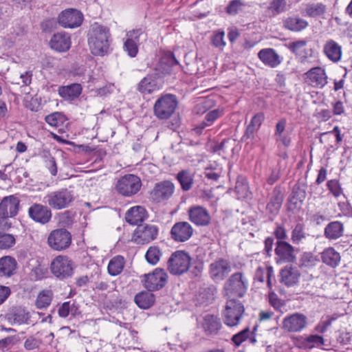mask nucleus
I'll list each match as a JSON object with an SVG mask.
<instances>
[{
  "instance_id": "cd10ccee",
  "label": "nucleus",
  "mask_w": 352,
  "mask_h": 352,
  "mask_svg": "<svg viewBox=\"0 0 352 352\" xmlns=\"http://www.w3.org/2000/svg\"><path fill=\"white\" fill-rule=\"evenodd\" d=\"M221 327L222 324L221 320L217 316L212 314H207L204 317L202 327L206 336H217L221 329Z\"/></svg>"
},
{
  "instance_id": "79ce46f5",
  "label": "nucleus",
  "mask_w": 352,
  "mask_h": 352,
  "mask_svg": "<svg viewBox=\"0 0 352 352\" xmlns=\"http://www.w3.org/2000/svg\"><path fill=\"white\" fill-rule=\"evenodd\" d=\"M124 266V259L122 256H116L112 258L108 265L107 270L111 276H117L120 274Z\"/></svg>"
},
{
  "instance_id": "603ef678",
  "label": "nucleus",
  "mask_w": 352,
  "mask_h": 352,
  "mask_svg": "<svg viewBox=\"0 0 352 352\" xmlns=\"http://www.w3.org/2000/svg\"><path fill=\"white\" fill-rule=\"evenodd\" d=\"M324 344L323 337L318 335H311L308 336L304 341V345L306 348L311 349L315 346Z\"/></svg>"
},
{
  "instance_id": "20e7f679",
  "label": "nucleus",
  "mask_w": 352,
  "mask_h": 352,
  "mask_svg": "<svg viewBox=\"0 0 352 352\" xmlns=\"http://www.w3.org/2000/svg\"><path fill=\"white\" fill-rule=\"evenodd\" d=\"M191 261L188 252L177 250L171 254L167 261V270L172 275L181 276L188 271Z\"/></svg>"
},
{
  "instance_id": "aec40b11",
  "label": "nucleus",
  "mask_w": 352,
  "mask_h": 352,
  "mask_svg": "<svg viewBox=\"0 0 352 352\" xmlns=\"http://www.w3.org/2000/svg\"><path fill=\"white\" fill-rule=\"evenodd\" d=\"M192 234L193 228L186 221L175 223L170 232L171 239L176 242H185L192 236Z\"/></svg>"
},
{
  "instance_id": "a878e982",
  "label": "nucleus",
  "mask_w": 352,
  "mask_h": 352,
  "mask_svg": "<svg viewBox=\"0 0 352 352\" xmlns=\"http://www.w3.org/2000/svg\"><path fill=\"white\" fill-rule=\"evenodd\" d=\"M280 282L287 287H291L298 283L300 273L296 267L287 265L280 272Z\"/></svg>"
},
{
  "instance_id": "f8f14e48",
  "label": "nucleus",
  "mask_w": 352,
  "mask_h": 352,
  "mask_svg": "<svg viewBox=\"0 0 352 352\" xmlns=\"http://www.w3.org/2000/svg\"><path fill=\"white\" fill-rule=\"evenodd\" d=\"M168 274L162 268H156L151 273L144 275V286L148 291H157L167 283Z\"/></svg>"
},
{
  "instance_id": "4d7b16f0",
  "label": "nucleus",
  "mask_w": 352,
  "mask_h": 352,
  "mask_svg": "<svg viewBox=\"0 0 352 352\" xmlns=\"http://www.w3.org/2000/svg\"><path fill=\"white\" fill-rule=\"evenodd\" d=\"M223 114V110L220 109H215L209 112H208L205 116V120L207 121L208 124H210L212 125L213 122L221 117Z\"/></svg>"
},
{
  "instance_id": "0eeeda50",
  "label": "nucleus",
  "mask_w": 352,
  "mask_h": 352,
  "mask_svg": "<svg viewBox=\"0 0 352 352\" xmlns=\"http://www.w3.org/2000/svg\"><path fill=\"white\" fill-rule=\"evenodd\" d=\"M72 243V234L65 228L52 230L47 237L50 248L56 251H62L68 248Z\"/></svg>"
},
{
  "instance_id": "338daca9",
  "label": "nucleus",
  "mask_w": 352,
  "mask_h": 352,
  "mask_svg": "<svg viewBox=\"0 0 352 352\" xmlns=\"http://www.w3.org/2000/svg\"><path fill=\"white\" fill-rule=\"evenodd\" d=\"M265 120V115L262 112L257 113L255 114L252 118L251 119V121L250 122V124H251L253 126H255L256 128L258 129L260 128L261 125L262 124L263 122Z\"/></svg>"
},
{
  "instance_id": "58836bf2",
  "label": "nucleus",
  "mask_w": 352,
  "mask_h": 352,
  "mask_svg": "<svg viewBox=\"0 0 352 352\" xmlns=\"http://www.w3.org/2000/svg\"><path fill=\"white\" fill-rule=\"evenodd\" d=\"M45 122L50 126L58 128V131H63V127L67 124V118L61 112H54L45 118Z\"/></svg>"
},
{
  "instance_id": "6e6d98bb",
  "label": "nucleus",
  "mask_w": 352,
  "mask_h": 352,
  "mask_svg": "<svg viewBox=\"0 0 352 352\" xmlns=\"http://www.w3.org/2000/svg\"><path fill=\"white\" fill-rule=\"evenodd\" d=\"M42 344V340L34 336L28 337L24 342V348L28 351L38 349Z\"/></svg>"
},
{
  "instance_id": "f257e3e1",
  "label": "nucleus",
  "mask_w": 352,
  "mask_h": 352,
  "mask_svg": "<svg viewBox=\"0 0 352 352\" xmlns=\"http://www.w3.org/2000/svg\"><path fill=\"white\" fill-rule=\"evenodd\" d=\"M110 32L109 28L95 23L91 26L88 43L91 53L95 56H103L109 49Z\"/></svg>"
},
{
  "instance_id": "09e8293b",
  "label": "nucleus",
  "mask_w": 352,
  "mask_h": 352,
  "mask_svg": "<svg viewBox=\"0 0 352 352\" xmlns=\"http://www.w3.org/2000/svg\"><path fill=\"white\" fill-rule=\"evenodd\" d=\"M318 260L311 252H303L299 259V267L310 268L315 266Z\"/></svg>"
},
{
  "instance_id": "f704fd0d",
  "label": "nucleus",
  "mask_w": 352,
  "mask_h": 352,
  "mask_svg": "<svg viewBox=\"0 0 352 352\" xmlns=\"http://www.w3.org/2000/svg\"><path fill=\"white\" fill-rule=\"evenodd\" d=\"M344 225L338 221L329 223L324 228V235L329 240H336L343 235Z\"/></svg>"
},
{
  "instance_id": "774afa93",
  "label": "nucleus",
  "mask_w": 352,
  "mask_h": 352,
  "mask_svg": "<svg viewBox=\"0 0 352 352\" xmlns=\"http://www.w3.org/2000/svg\"><path fill=\"white\" fill-rule=\"evenodd\" d=\"M258 130V129L249 124L246 127L245 131L243 137L241 138V141L243 142L246 141L247 140H253L254 138V134Z\"/></svg>"
},
{
  "instance_id": "37998d69",
  "label": "nucleus",
  "mask_w": 352,
  "mask_h": 352,
  "mask_svg": "<svg viewBox=\"0 0 352 352\" xmlns=\"http://www.w3.org/2000/svg\"><path fill=\"white\" fill-rule=\"evenodd\" d=\"M326 10V6L322 3H309L305 8V12L306 16L316 18L323 16Z\"/></svg>"
},
{
  "instance_id": "412c9836",
  "label": "nucleus",
  "mask_w": 352,
  "mask_h": 352,
  "mask_svg": "<svg viewBox=\"0 0 352 352\" xmlns=\"http://www.w3.org/2000/svg\"><path fill=\"white\" fill-rule=\"evenodd\" d=\"M284 193L281 186H275L269 196V201L266 206L267 212L273 216H276L282 207Z\"/></svg>"
},
{
  "instance_id": "5fc2aeb1",
  "label": "nucleus",
  "mask_w": 352,
  "mask_h": 352,
  "mask_svg": "<svg viewBox=\"0 0 352 352\" xmlns=\"http://www.w3.org/2000/svg\"><path fill=\"white\" fill-rule=\"evenodd\" d=\"M327 186L328 190L332 193V195L338 197L342 193V190L337 179H331L327 182Z\"/></svg>"
},
{
  "instance_id": "b1692460",
  "label": "nucleus",
  "mask_w": 352,
  "mask_h": 352,
  "mask_svg": "<svg viewBox=\"0 0 352 352\" xmlns=\"http://www.w3.org/2000/svg\"><path fill=\"white\" fill-rule=\"evenodd\" d=\"M177 65H179V62L174 54L172 52H167L161 58L155 69V75L158 78L163 77L170 72L171 67Z\"/></svg>"
},
{
  "instance_id": "9d476101",
  "label": "nucleus",
  "mask_w": 352,
  "mask_h": 352,
  "mask_svg": "<svg viewBox=\"0 0 352 352\" xmlns=\"http://www.w3.org/2000/svg\"><path fill=\"white\" fill-rule=\"evenodd\" d=\"M298 251L287 241H278L275 243V261L277 264L294 263L296 262V252Z\"/></svg>"
},
{
  "instance_id": "3c124183",
  "label": "nucleus",
  "mask_w": 352,
  "mask_h": 352,
  "mask_svg": "<svg viewBox=\"0 0 352 352\" xmlns=\"http://www.w3.org/2000/svg\"><path fill=\"white\" fill-rule=\"evenodd\" d=\"M16 243L14 235L8 233L0 234V249L6 250L12 248Z\"/></svg>"
},
{
  "instance_id": "2eb2a0df",
  "label": "nucleus",
  "mask_w": 352,
  "mask_h": 352,
  "mask_svg": "<svg viewBox=\"0 0 352 352\" xmlns=\"http://www.w3.org/2000/svg\"><path fill=\"white\" fill-rule=\"evenodd\" d=\"M308 324L307 317L301 313H294L284 318L282 328L289 333H297L303 330Z\"/></svg>"
},
{
  "instance_id": "bf43d9fd",
  "label": "nucleus",
  "mask_w": 352,
  "mask_h": 352,
  "mask_svg": "<svg viewBox=\"0 0 352 352\" xmlns=\"http://www.w3.org/2000/svg\"><path fill=\"white\" fill-rule=\"evenodd\" d=\"M74 307V304H72V305L70 306L69 302H63L58 308V316L61 318H66L69 316V313H72V315H74V313H73V307Z\"/></svg>"
},
{
  "instance_id": "864d4df0",
  "label": "nucleus",
  "mask_w": 352,
  "mask_h": 352,
  "mask_svg": "<svg viewBox=\"0 0 352 352\" xmlns=\"http://www.w3.org/2000/svg\"><path fill=\"white\" fill-rule=\"evenodd\" d=\"M138 47L139 45L134 43L131 40H129L126 38L124 43V50L127 52V54L131 57L134 58L137 56L138 53Z\"/></svg>"
},
{
  "instance_id": "6e6552de",
  "label": "nucleus",
  "mask_w": 352,
  "mask_h": 352,
  "mask_svg": "<svg viewBox=\"0 0 352 352\" xmlns=\"http://www.w3.org/2000/svg\"><path fill=\"white\" fill-rule=\"evenodd\" d=\"M245 311L243 304L234 298H229L223 313L224 323L229 327L236 326Z\"/></svg>"
},
{
  "instance_id": "f3484780",
  "label": "nucleus",
  "mask_w": 352,
  "mask_h": 352,
  "mask_svg": "<svg viewBox=\"0 0 352 352\" xmlns=\"http://www.w3.org/2000/svg\"><path fill=\"white\" fill-rule=\"evenodd\" d=\"M175 185L168 180L156 183L150 192L152 200L156 203H161L168 200L173 194Z\"/></svg>"
},
{
  "instance_id": "9b49d317",
  "label": "nucleus",
  "mask_w": 352,
  "mask_h": 352,
  "mask_svg": "<svg viewBox=\"0 0 352 352\" xmlns=\"http://www.w3.org/2000/svg\"><path fill=\"white\" fill-rule=\"evenodd\" d=\"M307 185L305 182H298L293 186L292 192L287 199V209L288 211L294 212L301 209L307 196Z\"/></svg>"
},
{
  "instance_id": "a211bd4d",
  "label": "nucleus",
  "mask_w": 352,
  "mask_h": 352,
  "mask_svg": "<svg viewBox=\"0 0 352 352\" xmlns=\"http://www.w3.org/2000/svg\"><path fill=\"white\" fill-rule=\"evenodd\" d=\"M28 216L34 222L45 225L49 223L52 217L49 206L34 203L28 208Z\"/></svg>"
},
{
  "instance_id": "4c0bfd02",
  "label": "nucleus",
  "mask_w": 352,
  "mask_h": 352,
  "mask_svg": "<svg viewBox=\"0 0 352 352\" xmlns=\"http://www.w3.org/2000/svg\"><path fill=\"white\" fill-rule=\"evenodd\" d=\"M308 25L306 20L297 16H290L283 20L284 28L292 32H300L307 28Z\"/></svg>"
},
{
  "instance_id": "0e129e2a",
  "label": "nucleus",
  "mask_w": 352,
  "mask_h": 352,
  "mask_svg": "<svg viewBox=\"0 0 352 352\" xmlns=\"http://www.w3.org/2000/svg\"><path fill=\"white\" fill-rule=\"evenodd\" d=\"M274 244V237L268 236L265 239L263 254H265L267 257H271L272 256V250Z\"/></svg>"
},
{
  "instance_id": "7c9ffc66",
  "label": "nucleus",
  "mask_w": 352,
  "mask_h": 352,
  "mask_svg": "<svg viewBox=\"0 0 352 352\" xmlns=\"http://www.w3.org/2000/svg\"><path fill=\"white\" fill-rule=\"evenodd\" d=\"M147 212L146 209L140 206L131 208L125 214V219L131 225H140V223L146 219Z\"/></svg>"
},
{
  "instance_id": "c756f323",
  "label": "nucleus",
  "mask_w": 352,
  "mask_h": 352,
  "mask_svg": "<svg viewBox=\"0 0 352 352\" xmlns=\"http://www.w3.org/2000/svg\"><path fill=\"white\" fill-rule=\"evenodd\" d=\"M323 52L329 60L333 63H338L342 58V46L335 41L330 39L324 45Z\"/></svg>"
},
{
  "instance_id": "1a4fd4ad",
  "label": "nucleus",
  "mask_w": 352,
  "mask_h": 352,
  "mask_svg": "<svg viewBox=\"0 0 352 352\" xmlns=\"http://www.w3.org/2000/svg\"><path fill=\"white\" fill-rule=\"evenodd\" d=\"M50 270L56 278L63 280L72 276L73 262L67 256L59 255L52 261Z\"/></svg>"
},
{
  "instance_id": "a19ab883",
  "label": "nucleus",
  "mask_w": 352,
  "mask_h": 352,
  "mask_svg": "<svg viewBox=\"0 0 352 352\" xmlns=\"http://www.w3.org/2000/svg\"><path fill=\"white\" fill-rule=\"evenodd\" d=\"M176 179L184 191H188L192 188L194 184V177L189 170H180L177 174Z\"/></svg>"
},
{
  "instance_id": "4be33fe9",
  "label": "nucleus",
  "mask_w": 352,
  "mask_h": 352,
  "mask_svg": "<svg viewBox=\"0 0 352 352\" xmlns=\"http://www.w3.org/2000/svg\"><path fill=\"white\" fill-rule=\"evenodd\" d=\"M189 219L199 226H206L210 223L211 217L208 210L200 206H191L188 211Z\"/></svg>"
},
{
  "instance_id": "ddd939ff",
  "label": "nucleus",
  "mask_w": 352,
  "mask_h": 352,
  "mask_svg": "<svg viewBox=\"0 0 352 352\" xmlns=\"http://www.w3.org/2000/svg\"><path fill=\"white\" fill-rule=\"evenodd\" d=\"M84 19L82 13L75 8L63 10L58 16V24L64 28H76L81 25Z\"/></svg>"
},
{
  "instance_id": "e433bc0d",
  "label": "nucleus",
  "mask_w": 352,
  "mask_h": 352,
  "mask_svg": "<svg viewBox=\"0 0 352 352\" xmlns=\"http://www.w3.org/2000/svg\"><path fill=\"white\" fill-rule=\"evenodd\" d=\"M231 340L234 346L238 347L245 341H248L250 344H254L256 342V338L254 336V333L250 332V327H247L233 335Z\"/></svg>"
},
{
  "instance_id": "f03ea898",
  "label": "nucleus",
  "mask_w": 352,
  "mask_h": 352,
  "mask_svg": "<svg viewBox=\"0 0 352 352\" xmlns=\"http://www.w3.org/2000/svg\"><path fill=\"white\" fill-rule=\"evenodd\" d=\"M248 280L242 272L231 274L223 285V292L228 298H243L248 291Z\"/></svg>"
},
{
  "instance_id": "5701e85b",
  "label": "nucleus",
  "mask_w": 352,
  "mask_h": 352,
  "mask_svg": "<svg viewBox=\"0 0 352 352\" xmlns=\"http://www.w3.org/2000/svg\"><path fill=\"white\" fill-rule=\"evenodd\" d=\"M50 47L58 52H67L72 45L70 34L65 32L55 33L50 41Z\"/></svg>"
},
{
  "instance_id": "e2e57ef3",
  "label": "nucleus",
  "mask_w": 352,
  "mask_h": 352,
  "mask_svg": "<svg viewBox=\"0 0 352 352\" xmlns=\"http://www.w3.org/2000/svg\"><path fill=\"white\" fill-rule=\"evenodd\" d=\"M307 45V41L305 40H299L294 42L289 43L287 47V48L296 55L298 54V51Z\"/></svg>"
},
{
  "instance_id": "8fccbe9b",
  "label": "nucleus",
  "mask_w": 352,
  "mask_h": 352,
  "mask_svg": "<svg viewBox=\"0 0 352 352\" xmlns=\"http://www.w3.org/2000/svg\"><path fill=\"white\" fill-rule=\"evenodd\" d=\"M126 36L127 39L131 40L138 45L140 44L142 38L144 41L146 39V34L142 28H137L129 31L126 33Z\"/></svg>"
},
{
  "instance_id": "dca6fc26",
  "label": "nucleus",
  "mask_w": 352,
  "mask_h": 352,
  "mask_svg": "<svg viewBox=\"0 0 352 352\" xmlns=\"http://www.w3.org/2000/svg\"><path fill=\"white\" fill-rule=\"evenodd\" d=\"M230 272V262L223 258H218L209 265V275L214 282L223 280Z\"/></svg>"
},
{
  "instance_id": "69168bd1",
  "label": "nucleus",
  "mask_w": 352,
  "mask_h": 352,
  "mask_svg": "<svg viewBox=\"0 0 352 352\" xmlns=\"http://www.w3.org/2000/svg\"><path fill=\"white\" fill-rule=\"evenodd\" d=\"M269 302L270 304L276 309H280L283 305L281 300L274 292H272L269 294Z\"/></svg>"
},
{
  "instance_id": "de8ad7c7",
  "label": "nucleus",
  "mask_w": 352,
  "mask_h": 352,
  "mask_svg": "<svg viewBox=\"0 0 352 352\" xmlns=\"http://www.w3.org/2000/svg\"><path fill=\"white\" fill-rule=\"evenodd\" d=\"M307 235L305 231V225L298 223L292 231L291 240L294 244L298 245L306 239Z\"/></svg>"
},
{
  "instance_id": "c9c22d12",
  "label": "nucleus",
  "mask_w": 352,
  "mask_h": 352,
  "mask_svg": "<svg viewBox=\"0 0 352 352\" xmlns=\"http://www.w3.org/2000/svg\"><path fill=\"white\" fill-rule=\"evenodd\" d=\"M151 292L148 290V292H141L135 296L134 301L140 308L147 309L153 305L155 296Z\"/></svg>"
},
{
  "instance_id": "49530a36",
  "label": "nucleus",
  "mask_w": 352,
  "mask_h": 352,
  "mask_svg": "<svg viewBox=\"0 0 352 352\" xmlns=\"http://www.w3.org/2000/svg\"><path fill=\"white\" fill-rule=\"evenodd\" d=\"M162 256V252L160 248L157 245H153L147 250L145 258L149 264L155 265L159 262Z\"/></svg>"
},
{
  "instance_id": "4468645a",
  "label": "nucleus",
  "mask_w": 352,
  "mask_h": 352,
  "mask_svg": "<svg viewBox=\"0 0 352 352\" xmlns=\"http://www.w3.org/2000/svg\"><path fill=\"white\" fill-rule=\"evenodd\" d=\"M158 232L159 229L157 226L138 225L133 233L132 241L137 244H147L157 238Z\"/></svg>"
},
{
  "instance_id": "2f4dec72",
  "label": "nucleus",
  "mask_w": 352,
  "mask_h": 352,
  "mask_svg": "<svg viewBox=\"0 0 352 352\" xmlns=\"http://www.w3.org/2000/svg\"><path fill=\"white\" fill-rule=\"evenodd\" d=\"M259 59L265 65L274 68L281 63L280 56L272 48H265L259 51L258 54Z\"/></svg>"
},
{
  "instance_id": "13d9d810",
  "label": "nucleus",
  "mask_w": 352,
  "mask_h": 352,
  "mask_svg": "<svg viewBox=\"0 0 352 352\" xmlns=\"http://www.w3.org/2000/svg\"><path fill=\"white\" fill-rule=\"evenodd\" d=\"M273 235L276 239V242H278L280 241H285V240L287 239L286 229L284 228L283 226H281L280 224L276 225V228L273 232Z\"/></svg>"
},
{
  "instance_id": "6ab92c4d",
  "label": "nucleus",
  "mask_w": 352,
  "mask_h": 352,
  "mask_svg": "<svg viewBox=\"0 0 352 352\" xmlns=\"http://www.w3.org/2000/svg\"><path fill=\"white\" fill-rule=\"evenodd\" d=\"M20 207V200L15 195L3 197L0 202V217L12 218L17 215Z\"/></svg>"
},
{
  "instance_id": "473e14b6",
  "label": "nucleus",
  "mask_w": 352,
  "mask_h": 352,
  "mask_svg": "<svg viewBox=\"0 0 352 352\" xmlns=\"http://www.w3.org/2000/svg\"><path fill=\"white\" fill-rule=\"evenodd\" d=\"M156 78L157 76L154 74H148L138 83L137 89L143 94H151L154 91L159 89Z\"/></svg>"
},
{
  "instance_id": "052dcab7",
  "label": "nucleus",
  "mask_w": 352,
  "mask_h": 352,
  "mask_svg": "<svg viewBox=\"0 0 352 352\" xmlns=\"http://www.w3.org/2000/svg\"><path fill=\"white\" fill-rule=\"evenodd\" d=\"M242 6L243 3L241 0H232L226 7V12L229 14L235 15L241 10Z\"/></svg>"
},
{
  "instance_id": "a18cd8bd",
  "label": "nucleus",
  "mask_w": 352,
  "mask_h": 352,
  "mask_svg": "<svg viewBox=\"0 0 352 352\" xmlns=\"http://www.w3.org/2000/svg\"><path fill=\"white\" fill-rule=\"evenodd\" d=\"M287 10L286 0H272L267 8V11L272 16H277Z\"/></svg>"
},
{
  "instance_id": "c03bdc74",
  "label": "nucleus",
  "mask_w": 352,
  "mask_h": 352,
  "mask_svg": "<svg viewBox=\"0 0 352 352\" xmlns=\"http://www.w3.org/2000/svg\"><path fill=\"white\" fill-rule=\"evenodd\" d=\"M53 293L51 290L44 289L39 292L36 300V307L38 309L47 308L52 300Z\"/></svg>"
},
{
  "instance_id": "c85d7f7f",
  "label": "nucleus",
  "mask_w": 352,
  "mask_h": 352,
  "mask_svg": "<svg viewBox=\"0 0 352 352\" xmlns=\"http://www.w3.org/2000/svg\"><path fill=\"white\" fill-rule=\"evenodd\" d=\"M309 84L313 87H323L327 83V76L324 69L317 67L311 68L307 73Z\"/></svg>"
},
{
  "instance_id": "393cba45",
  "label": "nucleus",
  "mask_w": 352,
  "mask_h": 352,
  "mask_svg": "<svg viewBox=\"0 0 352 352\" xmlns=\"http://www.w3.org/2000/svg\"><path fill=\"white\" fill-rule=\"evenodd\" d=\"M8 321L11 324H28L30 319V314L21 306L12 307L6 314Z\"/></svg>"
},
{
  "instance_id": "bb28decb",
  "label": "nucleus",
  "mask_w": 352,
  "mask_h": 352,
  "mask_svg": "<svg viewBox=\"0 0 352 352\" xmlns=\"http://www.w3.org/2000/svg\"><path fill=\"white\" fill-rule=\"evenodd\" d=\"M82 87L80 83H72L58 87L59 96L66 101L72 102L77 99L82 94Z\"/></svg>"
},
{
  "instance_id": "680f3d73",
  "label": "nucleus",
  "mask_w": 352,
  "mask_h": 352,
  "mask_svg": "<svg viewBox=\"0 0 352 352\" xmlns=\"http://www.w3.org/2000/svg\"><path fill=\"white\" fill-rule=\"evenodd\" d=\"M224 32H217L212 37V43L216 47H223L226 45Z\"/></svg>"
},
{
  "instance_id": "72a5a7b5",
  "label": "nucleus",
  "mask_w": 352,
  "mask_h": 352,
  "mask_svg": "<svg viewBox=\"0 0 352 352\" xmlns=\"http://www.w3.org/2000/svg\"><path fill=\"white\" fill-rule=\"evenodd\" d=\"M17 268L16 259L10 256H5L0 258V276L10 277Z\"/></svg>"
},
{
  "instance_id": "423d86ee",
  "label": "nucleus",
  "mask_w": 352,
  "mask_h": 352,
  "mask_svg": "<svg viewBox=\"0 0 352 352\" xmlns=\"http://www.w3.org/2000/svg\"><path fill=\"white\" fill-rule=\"evenodd\" d=\"M142 186L139 177L133 174H126L120 177L115 186L116 190L124 197H131L137 194Z\"/></svg>"
},
{
  "instance_id": "ea45409f",
  "label": "nucleus",
  "mask_w": 352,
  "mask_h": 352,
  "mask_svg": "<svg viewBox=\"0 0 352 352\" xmlns=\"http://www.w3.org/2000/svg\"><path fill=\"white\" fill-rule=\"evenodd\" d=\"M322 261L326 265L336 267L340 261V255L333 248H328L321 253Z\"/></svg>"
},
{
  "instance_id": "7ed1b4c3",
  "label": "nucleus",
  "mask_w": 352,
  "mask_h": 352,
  "mask_svg": "<svg viewBox=\"0 0 352 352\" xmlns=\"http://www.w3.org/2000/svg\"><path fill=\"white\" fill-rule=\"evenodd\" d=\"M179 101L175 95L162 94L153 105V114L160 120H168L175 113Z\"/></svg>"
},
{
  "instance_id": "39448f33",
  "label": "nucleus",
  "mask_w": 352,
  "mask_h": 352,
  "mask_svg": "<svg viewBox=\"0 0 352 352\" xmlns=\"http://www.w3.org/2000/svg\"><path fill=\"white\" fill-rule=\"evenodd\" d=\"M45 199L51 208L62 210L71 205L74 200V195L73 191L67 188H62L48 193Z\"/></svg>"
}]
</instances>
